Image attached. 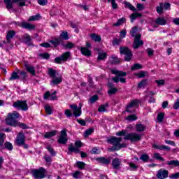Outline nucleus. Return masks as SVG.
I'll return each instance as SVG.
<instances>
[{
  "label": "nucleus",
  "mask_w": 179,
  "mask_h": 179,
  "mask_svg": "<svg viewBox=\"0 0 179 179\" xmlns=\"http://www.w3.org/2000/svg\"><path fill=\"white\" fill-rule=\"evenodd\" d=\"M64 40H69V34H68L66 31H62L58 38L49 41V43H50L55 48H57L58 45L64 43Z\"/></svg>",
  "instance_id": "f257e3e1"
},
{
  "label": "nucleus",
  "mask_w": 179,
  "mask_h": 179,
  "mask_svg": "<svg viewBox=\"0 0 179 179\" xmlns=\"http://www.w3.org/2000/svg\"><path fill=\"white\" fill-rule=\"evenodd\" d=\"M20 118V113L17 111H13L12 113H8L6 118V125L10 127L16 126V123L19 122L17 120Z\"/></svg>",
  "instance_id": "f03ea898"
},
{
  "label": "nucleus",
  "mask_w": 179,
  "mask_h": 179,
  "mask_svg": "<svg viewBox=\"0 0 179 179\" xmlns=\"http://www.w3.org/2000/svg\"><path fill=\"white\" fill-rule=\"evenodd\" d=\"M15 145L22 146L23 149H29V145L26 144V136L23 131H20L15 138Z\"/></svg>",
  "instance_id": "7ed1b4c3"
},
{
  "label": "nucleus",
  "mask_w": 179,
  "mask_h": 179,
  "mask_svg": "<svg viewBox=\"0 0 179 179\" xmlns=\"http://www.w3.org/2000/svg\"><path fill=\"white\" fill-rule=\"evenodd\" d=\"M120 52L121 55H124V61L126 62H130L132 61V57H134V54L132 53V50L128 48V47L121 46L119 48Z\"/></svg>",
  "instance_id": "20e7f679"
},
{
  "label": "nucleus",
  "mask_w": 179,
  "mask_h": 179,
  "mask_svg": "<svg viewBox=\"0 0 179 179\" xmlns=\"http://www.w3.org/2000/svg\"><path fill=\"white\" fill-rule=\"evenodd\" d=\"M122 141V137L111 136L108 138L107 140L108 143L114 145V147L109 148L110 152H115V150H118V145L119 143H121Z\"/></svg>",
  "instance_id": "39448f33"
},
{
  "label": "nucleus",
  "mask_w": 179,
  "mask_h": 179,
  "mask_svg": "<svg viewBox=\"0 0 179 179\" xmlns=\"http://www.w3.org/2000/svg\"><path fill=\"white\" fill-rule=\"evenodd\" d=\"M123 139L124 141H130L132 143L135 142H140L142 141V135L136 133H128Z\"/></svg>",
  "instance_id": "423d86ee"
},
{
  "label": "nucleus",
  "mask_w": 179,
  "mask_h": 179,
  "mask_svg": "<svg viewBox=\"0 0 179 179\" xmlns=\"http://www.w3.org/2000/svg\"><path fill=\"white\" fill-rule=\"evenodd\" d=\"M13 106L17 110H22V111H27L29 110V105L26 100H17L13 103Z\"/></svg>",
  "instance_id": "0eeeda50"
},
{
  "label": "nucleus",
  "mask_w": 179,
  "mask_h": 179,
  "mask_svg": "<svg viewBox=\"0 0 179 179\" xmlns=\"http://www.w3.org/2000/svg\"><path fill=\"white\" fill-rule=\"evenodd\" d=\"M45 173L47 171L43 167H40L38 169H33L31 174L36 179L45 178Z\"/></svg>",
  "instance_id": "6e6552de"
},
{
  "label": "nucleus",
  "mask_w": 179,
  "mask_h": 179,
  "mask_svg": "<svg viewBox=\"0 0 179 179\" xmlns=\"http://www.w3.org/2000/svg\"><path fill=\"white\" fill-rule=\"evenodd\" d=\"M13 23H14V24L19 26V27H22V29H27V30H35L36 29V25L30 24L29 22H14Z\"/></svg>",
  "instance_id": "1a4fd4ad"
},
{
  "label": "nucleus",
  "mask_w": 179,
  "mask_h": 179,
  "mask_svg": "<svg viewBox=\"0 0 179 179\" xmlns=\"http://www.w3.org/2000/svg\"><path fill=\"white\" fill-rule=\"evenodd\" d=\"M70 108L73 111V115L78 118L82 115V106H78L76 104H71L69 106Z\"/></svg>",
  "instance_id": "9d476101"
},
{
  "label": "nucleus",
  "mask_w": 179,
  "mask_h": 179,
  "mask_svg": "<svg viewBox=\"0 0 179 179\" xmlns=\"http://www.w3.org/2000/svg\"><path fill=\"white\" fill-rule=\"evenodd\" d=\"M134 107H139V99H134L132 100L126 107V112L132 114L135 113L134 110H131L130 108H133Z\"/></svg>",
  "instance_id": "9b49d317"
},
{
  "label": "nucleus",
  "mask_w": 179,
  "mask_h": 179,
  "mask_svg": "<svg viewBox=\"0 0 179 179\" xmlns=\"http://www.w3.org/2000/svg\"><path fill=\"white\" fill-rule=\"evenodd\" d=\"M112 73L116 75L115 77L112 78V80H113L115 83H118V82H120V78H121V76H127V72L122 71L113 70Z\"/></svg>",
  "instance_id": "f8f14e48"
},
{
  "label": "nucleus",
  "mask_w": 179,
  "mask_h": 179,
  "mask_svg": "<svg viewBox=\"0 0 179 179\" xmlns=\"http://www.w3.org/2000/svg\"><path fill=\"white\" fill-rule=\"evenodd\" d=\"M95 160L99 164L103 166H108L111 163V157L106 158V157H99L95 158Z\"/></svg>",
  "instance_id": "ddd939ff"
},
{
  "label": "nucleus",
  "mask_w": 179,
  "mask_h": 179,
  "mask_svg": "<svg viewBox=\"0 0 179 179\" xmlns=\"http://www.w3.org/2000/svg\"><path fill=\"white\" fill-rule=\"evenodd\" d=\"M169 177V171L166 169H159L157 173V178L166 179Z\"/></svg>",
  "instance_id": "4468645a"
},
{
  "label": "nucleus",
  "mask_w": 179,
  "mask_h": 179,
  "mask_svg": "<svg viewBox=\"0 0 179 179\" xmlns=\"http://www.w3.org/2000/svg\"><path fill=\"white\" fill-rule=\"evenodd\" d=\"M107 86H108V88L109 89L108 90V94H109V96H113V94H116L117 92H118V89L114 87V83L111 82H108Z\"/></svg>",
  "instance_id": "2eb2a0df"
},
{
  "label": "nucleus",
  "mask_w": 179,
  "mask_h": 179,
  "mask_svg": "<svg viewBox=\"0 0 179 179\" xmlns=\"http://www.w3.org/2000/svg\"><path fill=\"white\" fill-rule=\"evenodd\" d=\"M111 166L113 170H120L121 169V159L115 158L112 160Z\"/></svg>",
  "instance_id": "dca6fc26"
},
{
  "label": "nucleus",
  "mask_w": 179,
  "mask_h": 179,
  "mask_svg": "<svg viewBox=\"0 0 179 179\" xmlns=\"http://www.w3.org/2000/svg\"><path fill=\"white\" fill-rule=\"evenodd\" d=\"M78 50H79L84 57H92V50L87 49V48L85 47H78Z\"/></svg>",
  "instance_id": "f3484780"
},
{
  "label": "nucleus",
  "mask_w": 179,
  "mask_h": 179,
  "mask_svg": "<svg viewBox=\"0 0 179 179\" xmlns=\"http://www.w3.org/2000/svg\"><path fill=\"white\" fill-rule=\"evenodd\" d=\"M80 148L73 146V143H71L69 145V151L67 155H72V153H80Z\"/></svg>",
  "instance_id": "a211bd4d"
},
{
  "label": "nucleus",
  "mask_w": 179,
  "mask_h": 179,
  "mask_svg": "<svg viewBox=\"0 0 179 179\" xmlns=\"http://www.w3.org/2000/svg\"><path fill=\"white\" fill-rule=\"evenodd\" d=\"M16 36V31L15 30H10L7 32V35L6 38L7 40V43L9 44L10 43V40Z\"/></svg>",
  "instance_id": "6ab92c4d"
},
{
  "label": "nucleus",
  "mask_w": 179,
  "mask_h": 179,
  "mask_svg": "<svg viewBox=\"0 0 179 179\" xmlns=\"http://www.w3.org/2000/svg\"><path fill=\"white\" fill-rule=\"evenodd\" d=\"M17 73L19 75V80L26 82V79H27V73L24 71L17 70Z\"/></svg>",
  "instance_id": "aec40b11"
},
{
  "label": "nucleus",
  "mask_w": 179,
  "mask_h": 179,
  "mask_svg": "<svg viewBox=\"0 0 179 179\" xmlns=\"http://www.w3.org/2000/svg\"><path fill=\"white\" fill-rule=\"evenodd\" d=\"M153 149H157L159 150H167L168 152H170L171 148L170 147L167 145H158L156 143L152 144Z\"/></svg>",
  "instance_id": "412c9836"
},
{
  "label": "nucleus",
  "mask_w": 179,
  "mask_h": 179,
  "mask_svg": "<svg viewBox=\"0 0 179 179\" xmlns=\"http://www.w3.org/2000/svg\"><path fill=\"white\" fill-rule=\"evenodd\" d=\"M142 16H143L142 13H138V12H134V13H131L130 15L131 23H134V22H135V20H136V19H138V17H142Z\"/></svg>",
  "instance_id": "4be33fe9"
},
{
  "label": "nucleus",
  "mask_w": 179,
  "mask_h": 179,
  "mask_svg": "<svg viewBox=\"0 0 179 179\" xmlns=\"http://www.w3.org/2000/svg\"><path fill=\"white\" fill-rule=\"evenodd\" d=\"M90 38L95 43H100L101 41V36L96 33L91 34Z\"/></svg>",
  "instance_id": "5701e85b"
},
{
  "label": "nucleus",
  "mask_w": 179,
  "mask_h": 179,
  "mask_svg": "<svg viewBox=\"0 0 179 179\" xmlns=\"http://www.w3.org/2000/svg\"><path fill=\"white\" fill-rule=\"evenodd\" d=\"M25 69L32 75V76H36V69H34V66H31L27 64H24Z\"/></svg>",
  "instance_id": "b1692460"
},
{
  "label": "nucleus",
  "mask_w": 179,
  "mask_h": 179,
  "mask_svg": "<svg viewBox=\"0 0 179 179\" xmlns=\"http://www.w3.org/2000/svg\"><path fill=\"white\" fill-rule=\"evenodd\" d=\"M60 57L62 58V61H63V62H66V61H68V59H69L71 58V52L67 51L64 52Z\"/></svg>",
  "instance_id": "393cba45"
},
{
  "label": "nucleus",
  "mask_w": 179,
  "mask_h": 179,
  "mask_svg": "<svg viewBox=\"0 0 179 179\" xmlns=\"http://www.w3.org/2000/svg\"><path fill=\"white\" fill-rule=\"evenodd\" d=\"M24 43L27 44L28 47H31L33 45V42L31 41V36L30 35L27 34L25 37H24Z\"/></svg>",
  "instance_id": "a878e982"
},
{
  "label": "nucleus",
  "mask_w": 179,
  "mask_h": 179,
  "mask_svg": "<svg viewBox=\"0 0 179 179\" xmlns=\"http://www.w3.org/2000/svg\"><path fill=\"white\" fill-rule=\"evenodd\" d=\"M57 134H58V131L52 130L51 131L46 132L44 135V138H45L46 139H50V138H52V136H55Z\"/></svg>",
  "instance_id": "bb28decb"
},
{
  "label": "nucleus",
  "mask_w": 179,
  "mask_h": 179,
  "mask_svg": "<svg viewBox=\"0 0 179 179\" xmlns=\"http://www.w3.org/2000/svg\"><path fill=\"white\" fill-rule=\"evenodd\" d=\"M60 45L62 47H64L66 50H72L75 47V44H73L72 42H68L66 44H65L64 42L60 43Z\"/></svg>",
  "instance_id": "cd10ccee"
},
{
  "label": "nucleus",
  "mask_w": 179,
  "mask_h": 179,
  "mask_svg": "<svg viewBox=\"0 0 179 179\" xmlns=\"http://www.w3.org/2000/svg\"><path fill=\"white\" fill-rule=\"evenodd\" d=\"M19 73H17V72L16 71H13L11 73L10 77L8 78V80L10 82H12L13 80H19Z\"/></svg>",
  "instance_id": "c85d7f7f"
},
{
  "label": "nucleus",
  "mask_w": 179,
  "mask_h": 179,
  "mask_svg": "<svg viewBox=\"0 0 179 179\" xmlns=\"http://www.w3.org/2000/svg\"><path fill=\"white\" fill-rule=\"evenodd\" d=\"M57 143H59V145H66V143H68V138L59 136Z\"/></svg>",
  "instance_id": "c756f323"
},
{
  "label": "nucleus",
  "mask_w": 179,
  "mask_h": 179,
  "mask_svg": "<svg viewBox=\"0 0 179 179\" xmlns=\"http://www.w3.org/2000/svg\"><path fill=\"white\" fill-rule=\"evenodd\" d=\"M14 128H16V127H19V128H21V129H29V127L27 124L23 122H17L15 126H12Z\"/></svg>",
  "instance_id": "7c9ffc66"
},
{
  "label": "nucleus",
  "mask_w": 179,
  "mask_h": 179,
  "mask_svg": "<svg viewBox=\"0 0 179 179\" xmlns=\"http://www.w3.org/2000/svg\"><path fill=\"white\" fill-rule=\"evenodd\" d=\"M142 45H143V41H134L133 48L134 50H138V48L142 47Z\"/></svg>",
  "instance_id": "2f4dec72"
},
{
  "label": "nucleus",
  "mask_w": 179,
  "mask_h": 179,
  "mask_svg": "<svg viewBox=\"0 0 179 179\" xmlns=\"http://www.w3.org/2000/svg\"><path fill=\"white\" fill-rule=\"evenodd\" d=\"M60 83H62V78L61 77L55 78L50 82V85H54V86H57Z\"/></svg>",
  "instance_id": "473e14b6"
},
{
  "label": "nucleus",
  "mask_w": 179,
  "mask_h": 179,
  "mask_svg": "<svg viewBox=\"0 0 179 179\" xmlns=\"http://www.w3.org/2000/svg\"><path fill=\"white\" fill-rule=\"evenodd\" d=\"M155 23H157V24H159V26H166V24H167V20L164 18L158 17L156 20Z\"/></svg>",
  "instance_id": "72a5a7b5"
},
{
  "label": "nucleus",
  "mask_w": 179,
  "mask_h": 179,
  "mask_svg": "<svg viewBox=\"0 0 179 179\" xmlns=\"http://www.w3.org/2000/svg\"><path fill=\"white\" fill-rule=\"evenodd\" d=\"M148 79H143L137 85L138 89H142V87H143V89H145V87H146V86L148 85Z\"/></svg>",
  "instance_id": "f704fd0d"
},
{
  "label": "nucleus",
  "mask_w": 179,
  "mask_h": 179,
  "mask_svg": "<svg viewBox=\"0 0 179 179\" xmlns=\"http://www.w3.org/2000/svg\"><path fill=\"white\" fill-rule=\"evenodd\" d=\"M3 149H7V150L12 151L13 150V145H12L10 142L6 141V143H4V147L3 146V148H1V150Z\"/></svg>",
  "instance_id": "c9c22d12"
},
{
  "label": "nucleus",
  "mask_w": 179,
  "mask_h": 179,
  "mask_svg": "<svg viewBox=\"0 0 179 179\" xmlns=\"http://www.w3.org/2000/svg\"><path fill=\"white\" fill-rule=\"evenodd\" d=\"M146 130V127L143 124H136V131L137 132H143V131Z\"/></svg>",
  "instance_id": "e433bc0d"
},
{
  "label": "nucleus",
  "mask_w": 179,
  "mask_h": 179,
  "mask_svg": "<svg viewBox=\"0 0 179 179\" xmlns=\"http://www.w3.org/2000/svg\"><path fill=\"white\" fill-rule=\"evenodd\" d=\"M48 75L52 78H55L57 77V71L52 68L48 69Z\"/></svg>",
  "instance_id": "4c0bfd02"
},
{
  "label": "nucleus",
  "mask_w": 179,
  "mask_h": 179,
  "mask_svg": "<svg viewBox=\"0 0 179 179\" xmlns=\"http://www.w3.org/2000/svg\"><path fill=\"white\" fill-rule=\"evenodd\" d=\"M6 9H13V2L10 0H3Z\"/></svg>",
  "instance_id": "58836bf2"
},
{
  "label": "nucleus",
  "mask_w": 179,
  "mask_h": 179,
  "mask_svg": "<svg viewBox=\"0 0 179 179\" xmlns=\"http://www.w3.org/2000/svg\"><path fill=\"white\" fill-rule=\"evenodd\" d=\"M98 61H105V59H107V53L106 52H99Z\"/></svg>",
  "instance_id": "ea45409f"
},
{
  "label": "nucleus",
  "mask_w": 179,
  "mask_h": 179,
  "mask_svg": "<svg viewBox=\"0 0 179 179\" xmlns=\"http://www.w3.org/2000/svg\"><path fill=\"white\" fill-rule=\"evenodd\" d=\"M41 19V15L40 14H36L35 15L31 16L28 19V22H36V20H40Z\"/></svg>",
  "instance_id": "a19ab883"
},
{
  "label": "nucleus",
  "mask_w": 179,
  "mask_h": 179,
  "mask_svg": "<svg viewBox=\"0 0 179 179\" xmlns=\"http://www.w3.org/2000/svg\"><path fill=\"white\" fill-rule=\"evenodd\" d=\"M143 66L139 63H136L131 67V71H139V69H142Z\"/></svg>",
  "instance_id": "79ce46f5"
},
{
  "label": "nucleus",
  "mask_w": 179,
  "mask_h": 179,
  "mask_svg": "<svg viewBox=\"0 0 179 179\" xmlns=\"http://www.w3.org/2000/svg\"><path fill=\"white\" fill-rule=\"evenodd\" d=\"M168 166H174V167H179V161L178 160H171L166 162Z\"/></svg>",
  "instance_id": "37998d69"
},
{
  "label": "nucleus",
  "mask_w": 179,
  "mask_h": 179,
  "mask_svg": "<svg viewBox=\"0 0 179 179\" xmlns=\"http://www.w3.org/2000/svg\"><path fill=\"white\" fill-rule=\"evenodd\" d=\"M94 133V128L91 127L89 128L88 129L85 130V133H84V136L85 138H87V136H90V135H92V134Z\"/></svg>",
  "instance_id": "c03bdc74"
},
{
  "label": "nucleus",
  "mask_w": 179,
  "mask_h": 179,
  "mask_svg": "<svg viewBox=\"0 0 179 179\" xmlns=\"http://www.w3.org/2000/svg\"><path fill=\"white\" fill-rule=\"evenodd\" d=\"M127 22V19L124 17L117 20L116 23L113 24V26L118 27L121 26L123 23H125Z\"/></svg>",
  "instance_id": "a18cd8bd"
},
{
  "label": "nucleus",
  "mask_w": 179,
  "mask_h": 179,
  "mask_svg": "<svg viewBox=\"0 0 179 179\" xmlns=\"http://www.w3.org/2000/svg\"><path fill=\"white\" fill-rule=\"evenodd\" d=\"M149 159H150V157L148 154H143L140 157V160H142L144 163H148Z\"/></svg>",
  "instance_id": "49530a36"
},
{
  "label": "nucleus",
  "mask_w": 179,
  "mask_h": 179,
  "mask_svg": "<svg viewBox=\"0 0 179 179\" xmlns=\"http://www.w3.org/2000/svg\"><path fill=\"white\" fill-rule=\"evenodd\" d=\"M76 166L79 170H85V168L86 167V164L83 162L78 161L76 162Z\"/></svg>",
  "instance_id": "de8ad7c7"
},
{
  "label": "nucleus",
  "mask_w": 179,
  "mask_h": 179,
  "mask_svg": "<svg viewBox=\"0 0 179 179\" xmlns=\"http://www.w3.org/2000/svg\"><path fill=\"white\" fill-rule=\"evenodd\" d=\"M135 76H137L138 79H142L146 76V71H141L138 73H134Z\"/></svg>",
  "instance_id": "09e8293b"
},
{
  "label": "nucleus",
  "mask_w": 179,
  "mask_h": 179,
  "mask_svg": "<svg viewBox=\"0 0 179 179\" xmlns=\"http://www.w3.org/2000/svg\"><path fill=\"white\" fill-rule=\"evenodd\" d=\"M90 153L91 155H100L101 153V151L97 147H94L91 150Z\"/></svg>",
  "instance_id": "8fccbe9b"
},
{
  "label": "nucleus",
  "mask_w": 179,
  "mask_h": 179,
  "mask_svg": "<svg viewBox=\"0 0 179 179\" xmlns=\"http://www.w3.org/2000/svg\"><path fill=\"white\" fill-rule=\"evenodd\" d=\"M157 120L158 122H163V120H164V113H159L157 116Z\"/></svg>",
  "instance_id": "3c124183"
},
{
  "label": "nucleus",
  "mask_w": 179,
  "mask_h": 179,
  "mask_svg": "<svg viewBox=\"0 0 179 179\" xmlns=\"http://www.w3.org/2000/svg\"><path fill=\"white\" fill-rule=\"evenodd\" d=\"M38 57H41L42 59H50V53L48 52L40 53L38 55Z\"/></svg>",
  "instance_id": "603ef678"
},
{
  "label": "nucleus",
  "mask_w": 179,
  "mask_h": 179,
  "mask_svg": "<svg viewBox=\"0 0 179 179\" xmlns=\"http://www.w3.org/2000/svg\"><path fill=\"white\" fill-rule=\"evenodd\" d=\"M4 136L5 134L3 133H0V149L3 148V144L5 143Z\"/></svg>",
  "instance_id": "864d4df0"
},
{
  "label": "nucleus",
  "mask_w": 179,
  "mask_h": 179,
  "mask_svg": "<svg viewBox=\"0 0 179 179\" xmlns=\"http://www.w3.org/2000/svg\"><path fill=\"white\" fill-rule=\"evenodd\" d=\"M126 120L128 121H136V120H138V117H136V115L135 114L129 115L126 117Z\"/></svg>",
  "instance_id": "5fc2aeb1"
},
{
  "label": "nucleus",
  "mask_w": 179,
  "mask_h": 179,
  "mask_svg": "<svg viewBox=\"0 0 179 179\" xmlns=\"http://www.w3.org/2000/svg\"><path fill=\"white\" fill-rule=\"evenodd\" d=\"M138 31V27L134 26L131 30L130 31V36L131 37H135V35H136V33Z\"/></svg>",
  "instance_id": "6e6d98bb"
},
{
  "label": "nucleus",
  "mask_w": 179,
  "mask_h": 179,
  "mask_svg": "<svg viewBox=\"0 0 179 179\" xmlns=\"http://www.w3.org/2000/svg\"><path fill=\"white\" fill-rule=\"evenodd\" d=\"M129 166L131 171H136V170H138V166H136V164H135L134 162H130Z\"/></svg>",
  "instance_id": "4d7b16f0"
},
{
  "label": "nucleus",
  "mask_w": 179,
  "mask_h": 179,
  "mask_svg": "<svg viewBox=\"0 0 179 179\" xmlns=\"http://www.w3.org/2000/svg\"><path fill=\"white\" fill-rule=\"evenodd\" d=\"M121 41H122V40L121 38H115L113 41H112V44L113 45L115 46V45H120Z\"/></svg>",
  "instance_id": "13d9d810"
},
{
  "label": "nucleus",
  "mask_w": 179,
  "mask_h": 179,
  "mask_svg": "<svg viewBox=\"0 0 179 179\" xmlns=\"http://www.w3.org/2000/svg\"><path fill=\"white\" fill-rule=\"evenodd\" d=\"M87 80L90 87H94V81H93V78L89 76L87 78Z\"/></svg>",
  "instance_id": "bf43d9fd"
},
{
  "label": "nucleus",
  "mask_w": 179,
  "mask_h": 179,
  "mask_svg": "<svg viewBox=\"0 0 179 179\" xmlns=\"http://www.w3.org/2000/svg\"><path fill=\"white\" fill-rule=\"evenodd\" d=\"M45 111L49 115H51V114H52V108H51V106L48 105L45 106Z\"/></svg>",
  "instance_id": "052dcab7"
},
{
  "label": "nucleus",
  "mask_w": 179,
  "mask_h": 179,
  "mask_svg": "<svg viewBox=\"0 0 179 179\" xmlns=\"http://www.w3.org/2000/svg\"><path fill=\"white\" fill-rule=\"evenodd\" d=\"M125 5H126V6H128L129 9L130 10H132V12H136V8H135V6H132V4H131V3L126 2Z\"/></svg>",
  "instance_id": "680f3d73"
},
{
  "label": "nucleus",
  "mask_w": 179,
  "mask_h": 179,
  "mask_svg": "<svg viewBox=\"0 0 179 179\" xmlns=\"http://www.w3.org/2000/svg\"><path fill=\"white\" fill-rule=\"evenodd\" d=\"M64 114H65L66 117H67V118H71V117H72L73 115V113H72V110H69V109H66L64 111Z\"/></svg>",
  "instance_id": "e2e57ef3"
},
{
  "label": "nucleus",
  "mask_w": 179,
  "mask_h": 179,
  "mask_svg": "<svg viewBox=\"0 0 179 179\" xmlns=\"http://www.w3.org/2000/svg\"><path fill=\"white\" fill-rule=\"evenodd\" d=\"M154 158L156 159V160H160V162H164V158L160 156L159 153H155L154 154Z\"/></svg>",
  "instance_id": "0e129e2a"
},
{
  "label": "nucleus",
  "mask_w": 179,
  "mask_h": 179,
  "mask_svg": "<svg viewBox=\"0 0 179 179\" xmlns=\"http://www.w3.org/2000/svg\"><path fill=\"white\" fill-rule=\"evenodd\" d=\"M99 100V95L95 94L94 96H92L90 99V103H96V101Z\"/></svg>",
  "instance_id": "69168bd1"
},
{
  "label": "nucleus",
  "mask_w": 179,
  "mask_h": 179,
  "mask_svg": "<svg viewBox=\"0 0 179 179\" xmlns=\"http://www.w3.org/2000/svg\"><path fill=\"white\" fill-rule=\"evenodd\" d=\"M47 150L50 153L51 156H55V150L51 146H48L46 148Z\"/></svg>",
  "instance_id": "338daca9"
},
{
  "label": "nucleus",
  "mask_w": 179,
  "mask_h": 179,
  "mask_svg": "<svg viewBox=\"0 0 179 179\" xmlns=\"http://www.w3.org/2000/svg\"><path fill=\"white\" fill-rule=\"evenodd\" d=\"M155 83H157V86H164L166 81L164 80H156Z\"/></svg>",
  "instance_id": "774afa93"
}]
</instances>
